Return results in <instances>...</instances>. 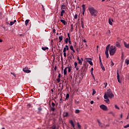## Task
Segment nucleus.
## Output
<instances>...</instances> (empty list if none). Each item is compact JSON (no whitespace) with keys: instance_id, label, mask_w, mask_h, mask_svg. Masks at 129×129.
<instances>
[{"instance_id":"obj_1","label":"nucleus","mask_w":129,"mask_h":129,"mask_svg":"<svg viewBox=\"0 0 129 129\" xmlns=\"http://www.w3.org/2000/svg\"><path fill=\"white\" fill-rule=\"evenodd\" d=\"M88 11L91 14V16L92 17H96V16H97V14L98 13V12H97V10H95V9H94V8L92 7H89Z\"/></svg>"},{"instance_id":"obj_2","label":"nucleus","mask_w":129,"mask_h":129,"mask_svg":"<svg viewBox=\"0 0 129 129\" xmlns=\"http://www.w3.org/2000/svg\"><path fill=\"white\" fill-rule=\"evenodd\" d=\"M115 51H116V49H115V46L112 45L110 46L109 48V53L110 55L113 56L115 53Z\"/></svg>"},{"instance_id":"obj_3","label":"nucleus","mask_w":129,"mask_h":129,"mask_svg":"<svg viewBox=\"0 0 129 129\" xmlns=\"http://www.w3.org/2000/svg\"><path fill=\"white\" fill-rule=\"evenodd\" d=\"M107 96H108L110 98H113V97H114V95H113V93H112V92L110 91V89L107 90Z\"/></svg>"},{"instance_id":"obj_4","label":"nucleus","mask_w":129,"mask_h":129,"mask_svg":"<svg viewBox=\"0 0 129 129\" xmlns=\"http://www.w3.org/2000/svg\"><path fill=\"white\" fill-rule=\"evenodd\" d=\"M100 108H101V109H102V110H104V111H107V110H108L107 106L104 104L100 105Z\"/></svg>"},{"instance_id":"obj_5","label":"nucleus","mask_w":129,"mask_h":129,"mask_svg":"<svg viewBox=\"0 0 129 129\" xmlns=\"http://www.w3.org/2000/svg\"><path fill=\"white\" fill-rule=\"evenodd\" d=\"M110 47V44H108L106 47L105 55H106V58H108V50H109Z\"/></svg>"},{"instance_id":"obj_6","label":"nucleus","mask_w":129,"mask_h":129,"mask_svg":"<svg viewBox=\"0 0 129 129\" xmlns=\"http://www.w3.org/2000/svg\"><path fill=\"white\" fill-rule=\"evenodd\" d=\"M104 98H105V100L104 101L106 103H109V99H108L107 95H106V93L104 94Z\"/></svg>"},{"instance_id":"obj_7","label":"nucleus","mask_w":129,"mask_h":129,"mask_svg":"<svg viewBox=\"0 0 129 129\" xmlns=\"http://www.w3.org/2000/svg\"><path fill=\"white\" fill-rule=\"evenodd\" d=\"M50 110H51V111H55V103L53 102L51 103Z\"/></svg>"},{"instance_id":"obj_8","label":"nucleus","mask_w":129,"mask_h":129,"mask_svg":"<svg viewBox=\"0 0 129 129\" xmlns=\"http://www.w3.org/2000/svg\"><path fill=\"white\" fill-rule=\"evenodd\" d=\"M28 69V67H26L23 69V71H24V72H25V73H30L31 72V71Z\"/></svg>"},{"instance_id":"obj_9","label":"nucleus","mask_w":129,"mask_h":129,"mask_svg":"<svg viewBox=\"0 0 129 129\" xmlns=\"http://www.w3.org/2000/svg\"><path fill=\"white\" fill-rule=\"evenodd\" d=\"M117 79L118 82H119V83H121V81L119 79V74L118 73V70H117Z\"/></svg>"},{"instance_id":"obj_10","label":"nucleus","mask_w":129,"mask_h":129,"mask_svg":"<svg viewBox=\"0 0 129 129\" xmlns=\"http://www.w3.org/2000/svg\"><path fill=\"white\" fill-rule=\"evenodd\" d=\"M82 8H83L82 15L84 16V13H85V11L86 10V8H85V5L83 4L82 5Z\"/></svg>"},{"instance_id":"obj_11","label":"nucleus","mask_w":129,"mask_h":129,"mask_svg":"<svg viewBox=\"0 0 129 129\" xmlns=\"http://www.w3.org/2000/svg\"><path fill=\"white\" fill-rule=\"evenodd\" d=\"M97 122H98V125H99V126H100V127H101V128L103 127V125H102V123L100 122V120L98 119Z\"/></svg>"},{"instance_id":"obj_12","label":"nucleus","mask_w":129,"mask_h":129,"mask_svg":"<svg viewBox=\"0 0 129 129\" xmlns=\"http://www.w3.org/2000/svg\"><path fill=\"white\" fill-rule=\"evenodd\" d=\"M70 123H71L73 128L75 129V125L74 124V122H73V120H70Z\"/></svg>"},{"instance_id":"obj_13","label":"nucleus","mask_w":129,"mask_h":129,"mask_svg":"<svg viewBox=\"0 0 129 129\" xmlns=\"http://www.w3.org/2000/svg\"><path fill=\"white\" fill-rule=\"evenodd\" d=\"M112 22H113V19H111L110 18H109V20H108V23L111 26H112Z\"/></svg>"},{"instance_id":"obj_14","label":"nucleus","mask_w":129,"mask_h":129,"mask_svg":"<svg viewBox=\"0 0 129 129\" xmlns=\"http://www.w3.org/2000/svg\"><path fill=\"white\" fill-rule=\"evenodd\" d=\"M85 70H86V66H84V67H83L81 69V71L84 72Z\"/></svg>"},{"instance_id":"obj_15","label":"nucleus","mask_w":129,"mask_h":129,"mask_svg":"<svg viewBox=\"0 0 129 129\" xmlns=\"http://www.w3.org/2000/svg\"><path fill=\"white\" fill-rule=\"evenodd\" d=\"M68 69V67H66L63 71L64 75H66L67 74V70Z\"/></svg>"},{"instance_id":"obj_16","label":"nucleus","mask_w":129,"mask_h":129,"mask_svg":"<svg viewBox=\"0 0 129 129\" xmlns=\"http://www.w3.org/2000/svg\"><path fill=\"white\" fill-rule=\"evenodd\" d=\"M58 39L59 40V43H61V41L63 40V36L61 35L60 36H59Z\"/></svg>"},{"instance_id":"obj_17","label":"nucleus","mask_w":129,"mask_h":129,"mask_svg":"<svg viewBox=\"0 0 129 129\" xmlns=\"http://www.w3.org/2000/svg\"><path fill=\"white\" fill-rule=\"evenodd\" d=\"M63 117H67V116H68V112H64L63 114Z\"/></svg>"},{"instance_id":"obj_18","label":"nucleus","mask_w":129,"mask_h":129,"mask_svg":"<svg viewBox=\"0 0 129 129\" xmlns=\"http://www.w3.org/2000/svg\"><path fill=\"white\" fill-rule=\"evenodd\" d=\"M116 47H118V48H119L120 47V44H119V42H116L115 44Z\"/></svg>"},{"instance_id":"obj_19","label":"nucleus","mask_w":129,"mask_h":129,"mask_svg":"<svg viewBox=\"0 0 129 129\" xmlns=\"http://www.w3.org/2000/svg\"><path fill=\"white\" fill-rule=\"evenodd\" d=\"M60 22L61 23H62V24H63L64 25L67 24L66 21L63 19L60 20Z\"/></svg>"},{"instance_id":"obj_20","label":"nucleus","mask_w":129,"mask_h":129,"mask_svg":"<svg viewBox=\"0 0 129 129\" xmlns=\"http://www.w3.org/2000/svg\"><path fill=\"white\" fill-rule=\"evenodd\" d=\"M99 63H100V65H102V62L101 61V57L100 56V55H99Z\"/></svg>"},{"instance_id":"obj_21","label":"nucleus","mask_w":129,"mask_h":129,"mask_svg":"<svg viewBox=\"0 0 129 129\" xmlns=\"http://www.w3.org/2000/svg\"><path fill=\"white\" fill-rule=\"evenodd\" d=\"M66 9V6L64 5H61V10H65Z\"/></svg>"},{"instance_id":"obj_22","label":"nucleus","mask_w":129,"mask_h":129,"mask_svg":"<svg viewBox=\"0 0 129 129\" xmlns=\"http://www.w3.org/2000/svg\"><path fill=\"white\" fill-rule=\"evenodd\" d=\"M49 48L48 47H42V49L43 50V51H46V50H48Z\"/></svg>"},{"instance_id":"obj_23","label":"nucleus","mask_w":129,"mask_h":129,"mask_svg":"<svg viewBox=\"0 0 129 129\" xmlns=\"http://www.w3.org/2000/svg\"><path fill=\"white\" fill-rule=\"evenodd\" d=\"M68 38H69V44H71V40H71V38H70V34L68 33Z\"/></svg>"},{"instance_id":"obj_24","label":"nucleus","mask_w":129,"mask_h":129,"mask_svg":"<svg viewBox=\"0 0 129 129\" xmlns=\"http://www.w3.org/2000/svg\"><path fill=\"white\" fill-rule=\"evenodd\" d=\"M81 25L82 26V28L83 29H84V24H83V20H82V19H81Z\"/></svg>"},{"instance_id":"obj_25","label":"nucleus","mask_w":129,"mask_h":129,"mask_svg":"<svg viewBox=\"0 0 129 129\" xmlns=\"http://www.w3.org/2000/svg\"><path fill=\"white\" fill-rule=\"evenodd\" d=\"M68 42H69V37L66 38L64 40V43H66V44H67Z\"/></svg>"},{"instance_id":"obj_26","label":"nucleus","mask_w":129,"mask_h":129,"mask_svg":"<svg viewBox=\"0 0 129 129\" xmlns=\"http://www.w3.org/2000/svg\"><path fill=\"white\" fill-rule=\"evenodd\" d=\"M29 22H30V20H26L25 21V25L28 26V24H29Z\"/></svg>"},{"instance_id":"obj_27","label":"nucleus","mask_w":129,"mask_h":129,"mask_svg":"<svg viewBox=\"0 0 129 129\" xmlns=\"http://www.w3.org/2000/svg\"><path fill=\"white\" fill-rule=\"evenodd\" d=\"M87 62H88L90 65H93V63L91 60H87Z\"/></svg>"},{"instance_id":"obj_28","label":"nucleus","mask_w":129,"mask_h":129,"mask_svg":"<svg viewBox=\"0 0 129 129\" xmlns=\"http://www.w3.org/2000/svg\"><path fill=\"white\" fill-rule=\"evenodd\" d=\"M100 67L103 71H105V69L104 68L103 64H101Z\"/></svg>"},{"instance_id":"obj_29","label":"nucleus","mask_w":129,"mask_h":129,"mask_svg":"<svg viewBox=\"0 0 129 129\" xmlns=\"http://www.w3.org/2000/svg\"><path fill=\"white\" fill-rule=\"evenodd\" d=\"M72 67L71 66L68 67V72H71V69Z\"/></svg>"},{"instance_id":"obj_30","label":"nucleus","mask_w":129,"mask_h":129,"mask_svg":"<svg viewBox=\"0 0 129 129\" xmlns=\"http://www.w3.org/2000/svg\"><path fill=\"white\" fill-rule=\"evenodd\" d=\"M108 114H112V115L113 116H114V115H115L114 113H113V112H112V111H110V112H108Z\"/></svg>"},{"instance_id":"obj_31","label":"nucleus","mask_w":129,"mask_h":129,"mask_svg":"<svg viewBox=\"0 0 129 129\" xmlns=\"http://www.w3.org/2000/svg\"><path fill=\"white\" fill-rule=\"evenodd\" d=\"M71 32H73V30H74V28H73V24H71Z\"/></svg>"},{"instance_id":"obj_32","label":"nucleus","mask_w":129,"mask_h":129,"mask_svg":"<svg viewBox=\"0 0 129 129\" xmlns=\"http://www.w3.org/2000/svg\"><path fill=\"white\" fill-rule=\"evenodd\" d=\"M78 124V127L79 129H81V125L79 124V122L77 123Z\"/></svg>"},{"instance_id":"obj_33","label":"nucleus","mask_w":129,"mask_h":129,"mask_svg":"<svg viewBox=\"0 0 129 129\" xmlns=\"http://www.w3.org/2000/svg\"><path fill=\"white\" fill-rule=\"evenodd\" d=\"M125 62L127 65H128V64H129V60L128 59H125Z\"/></svg>"},{"instance_id":"obj_34","label":"nucleus","mask_w":129,"mask_h":129,"mask_svg":"<svg viewBox=\"0 0 129 129\" xmlns=\"http://www.w3.org/2000/svg\"><path fill=\"white\" fill-rule=\"evenodd\" d=\"M70 95L69 94H67L66 99H68L69 98Z\"/></svg>"},{"instance_id":"obj_35","label":"nucleus","mask_w":129,"mask_h":129,"mask_svg":"<svg viewBox=\"0 0 129 129\" xmlns=\"http://www.w3.org/2000/svg\"><path fill=\"white\" fill-rule=\"evenodd\" d=\"M79 112H80V110H79V109H76L75 110V113H79Z\"/></svg>"},{"instance_id":"obj_36","label":"nucleus","mask_w":129,"mask_h":129,"mask_svg":"<svg viewBox=\"0 0 129 129\" xmlns=\"http://www.w3.org/2000/svg\"><path fill=\"white\" fill-rule=\"evenodd\" d=\"M25 33H23L21 34H19V36H20V37H25Z\"/></svg>"},{"instance_id":"obj_37","label":"nucleus","mask_w":129,"mask_h":129,"mask_svg":"<svg viewBox=\"0 0 129 129\" xmlns=\"http://www.w3.org/2000/svg\"><path fill=\"white\" fill-rule=\"evenodd\" d=\"M14 24H15L14 23V21H11V22H10V26H13V25H14Z\"/></svg>"},{"instance_id":"obj_38","label":"nucleus","mask_w":129,"mask_h":129,"mask_svg":"<svg viewBox=\"0 0 129 129\" xmlns=\"http://www.w3.org/2000/svg\"><path fill=\"white\" fill-rule=\"evenodd\" d=\"M95 93H96V91H95V90H94V89H93V90L92 95H94V94H95Z\"/></svg>"},{"instance_id":"obj_39","label":"nucleus","mask_w":129,"mask_h":129,"mask_svg":"<svg viewBox=\"0 0 129 129\" xmlns=\"http://www.w3.org/2000/svg\"><path fill=\"white\" fill-rule=\"evenodd\" d=\"M76 45H77V42H75L74 44V48H76Z\"/></svg>"},{"instance_id":"obj_40","label":"nucleus","mask_w":129,"mask_h":129,"mask_svg":"<svg viewBox=\"0 0 129 129\" xmlns=\"http://www.w3.org/2000/svg\"><path fill=\"white\" fill-rule=\"evenodd\" d=\"M66 49L67 51H68V50H69V47L68 46V45H66Z\"/></svg>"},{"instance_id":"obj_41","label":"nucleus","mask_w":129,"mask_h":129,"mask_svg":"<svg viewBox=\"0 0 129 129\" xmlns=\"http://www.w3.org/2000/svg\"><path fill=\"white\" fill-rule=\"evenodd\" d=\"M110 124H107L106 125H105V128H106L107 127H109Z\"/></svg>"},{"instance_id":"obj_42","label":"nucleus","mask_w":129,"mask_h":129,"mask_svg":"<svg viewBox=\"0 0 129 129\" xmlns=\"http://www.w3.org/2000/svg\"><path fill=\"white\" fill-rule=\"evenodd\" d=\"M70 49L71 50H73V49H74V48H73V46L71 45V46H70Z\"/></svg>"},{"instance_id":"obj_43","label":"nucleus","mask_w":129,"mask_h":129,"mask_svg":"<svg viewBox=\"0 0 129 129\" xmlns=\"http://www.w3.org/2000/svg\"><path fill=\"white\" fill-rule=\"evenodd\" d=\"M52 129H56V125H53L52 127H51Z\"/></svg>"},{"instance_id":"obj_44","label":"nucleus","mask_w":129,"mask_h":129,"mask_svg":"<svg viewBox=\"0 0 129 129\" xmlns=\"http://www.w3.org/2000/svg\"><path fill=\"white\" fill-rule=\"evenodd\" d=\"M124 128H127V127H129V124L124 126Z\"/></svg>"},{"instance_id":"obj_45","label":"nucleus","mask_w":129,"mask_h":129,"mask_svg":"<svg viewBox=\"0 0 129 129\" xmlns=\"http://www.w3.org/2000/svg\"><path fill=\"white\" fill-rule=\"evenodd\" d=\"M93 73V68H92L91 70V74H92Z\"/></svg>"},{"instance_id":"obj_46","label":"nucleus","mask_w":129,"mask_h":129,"mask_svg":"<svg viewBox=\"0 0 129 129\" xmlns=\"http://www.w3.org/2000/svg\"><path fill=\"white\" fill-rule=\"evenodd\" d=\"M92 77L93 78L94 80H95V78L94 77V75H93V73L91 74Z\"/></svg>"},{"instance_id":"obj_47","label":"nucleus","mask_w":129,"mask_h":129,"mask_svg":"<svg viewBox=\"0 0 129 129\" xmlns=\"http://www.w3.org/2000/svg\"><path fill=\"white\" fill-rule=\"evenodd\" d=\"M56 81H57V83H59V82H60V78L57 79Z\"/></svg>"},{"instance_id":"obj_48","label":"nucleus","mask_w":129,"mask_h":129,"mask_svg":"<svg viewBox=\"0 0 129 129\" xmlns=\"http://www.w3.org/2000/svg\"><path fill=\"white\" fill-rule=\"evenodd\" d=\"M66 50H67V49H66V47H64V48H63V53L66 52Z\"/></svg>"},{"instance_id":"obj_49","label":"nucleus","mask_w":129,"mask_h":129,"mask_svg":"<svg viewBox=\"0 0 129 129\" xmlns=\"http://www.w3.org/2000/svg\"><path fill=\"white\" fill-rule=\"evenodd\" d=\"M79 64H82V61H81V59H80L79 60Z\"/></svg>"},{"instance_id":"obj_50","label":"nucleus","mask_w":129,"mask_h":129,"mask_svg":"<svg viewBox=\"0 0 129 129\" xmlns=\"http://www.w3.org/2000/svg\"><path fill=\"white\" fill-rule=\"evenodd\" d=\"M104 84L105 85V88H106V87L107 86V83H104Z\"/></svg>"},{"instance_id":"obj_51","label":"nucleus","mask_w":129,"mask_h":129,"mask_svg":"<svg viewBox=\"0 0 129 129\" xmlns=\"http://www.w3.org/2000/svg\"><path fill=\"white\" fill-rule=\"evenodd\" d=\"M74 65L75 66V68H76V67H77V62H75Z\"/></svg>"},{"instance_id":"obj_52","label":"nucleus","mask_w":129,"mask_h":129,"mask_svg":"<svg viewBox=\"0 0 129 129\" xmlns=\"http://www.w3.org/2000/svg\"><path fill=\"white\" fill-rule=\"evenodd\" d=\"M115 108H116L117 109H119V108L116 105H115Z\"/></svg>"},{"instance_id":"obj_53","label":"nucleus","mask_w":129,"mask_h":129,"mask_svg":"<svg viewBox=\"0 0 129 129\" xmlns=\"http://www.w3.org/2000/svg\"><path fill=\"white\" fill-rule=\"evenodd\" d=\"M42 9L43 11V12H45V8H44V6L42 5Z\"/></svg>"},{"instance_id":"obj_54","label":"nucleus","mask_w":129,"mask_h":129,"mask_svg":"<svg viewBox=\"0 0 129 129\" xmlns=\"http://www.w3.org/2000/svg\"><path fill=\"white\" fill-rule=\"evenodd\" d=\"M65 13V10H62L60 12L61 14H64Z\"/></svg>"},{"instance_id":"obj_55","label":"nucleus","mask_w":129,"mask_h":129,"mask_svg":"<svg viewBox=\"0 0 129 129\" xmlns=\"http://www.w3.org/2000/svg\"><path fill=\"white\" fill-rule=\"evenodd\" d=\"M74 19H77V14H75V16H74Z\"/></svg>"},{"instance_id":"obj_56","label":"nucleus","mask_w":129,"mask_h":129,"mask_svg":"<svg viewBox=\"0 0 129 129\" xmlns=\"http://www.w3.org/2000/svg\"><path fill=\"white\" fill-rule=\"evenodd\" d=\"M58 78H60V77H61V74H58Z\"/></svg>"},{"instance_id":"obj_57","label":"nucleus","mask_w":129,"mask_h":129,"mask_svg":"<svg viewBox=\"0 0 129 129\" xmlns=\"http://www.w3.org/2000/svg\"><path fill=\"white\" fill-rule=\"evenodd\" d=\"M111 66H113L114 65V63H113V62H112V61H111Z\"/></svg>"},{"instance_id":"obj_58","label":"nucleus","mask_w":129,"mask_h":129,"mask_svg":"<svg viewBox=\"0 0 129 129\" xmlns=\"http://www.w3.org/2000/svg\"><path fill=\"white\" fill-rule=\"evenodd\" d=\"M90 103H91V104H93V103H94V102L93 101H91L90 102Z\"/></svg>"},{"instance_id":"obj_59","label":"nucleus","mask_w":129,"mask_h":129,"mask_svg":"<svg viewBox=\"0 0 129 129\" xmlns=\"http://www.w3.org/2000/svg\"><path fill=\"white\" fill-rule=\"evenodd\" d=\"M77 59L78 60V61H79V60H80V58H79V56H77Z\"/></svg>"},{"instance_id":"obj_60","label":"nucleus","mask_w":129,"mask_h":129,"mask_svg":"<svg viewBox=\"0 0 129 129\" xmlns=\"http://www.w3.org/2000/svg\"><path fill=\"white\" fill-rule=\"evenodd\" d=\"M38 110L41 111V110H42V108L41 107L38 108Z\"/></svg>"},{"instance_id":"obj_61","label":"nucleus","mask_w":129,"mask_h":129,"mask_svg":"<svg viewBox=\"0 0 129 129\" xmlns=\"http://www.w3.org/2000/svg\"><path fill=\"white\" fill-rule=\"evenodd\" d=\"M64 57H66V52H63Z\"/></svg>"},{"instance_id":"obj_62","label":"nucleus","mask_w":129,"mask_h":129,"mask_svg":"<svg viewBox=\"0 0 129 129\" xmlns=\"http://www.w3.org/2000/svg\"><path fill=\"white\" fill-rule=\"evenodd\" d=\"M27 107H31V104H28L27 105Z\"/></svg>"},{"instance_id":"obj_63","label":"nucleus","mask_w":129,"mask_h":129,"mask_svg":"<svg viewBox=\"0 0 129 129\" xmlns=\"http://www.w3.org/2000/svg\"><path fill=\"white\" fill-rule=\"evenodd\" d=\"M53 33H56V30H55V29H53Z\"/></svg>"},{"instance_id":"obj_64","label":"nucleus","mask_w":129,"mask_h":129,"mask_svg":"<svg viewBox=\"0 0 129 129\" xmlns=\"http://www.w3.org/2000/svg\"><path fill=\"white\" fill-rule=\"evenodd\" d=\"M11 74H12L13 76H14L15 77H16V74H13V73H11Z\"/></svg>"}]
</instances>
